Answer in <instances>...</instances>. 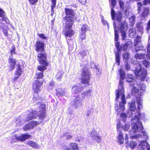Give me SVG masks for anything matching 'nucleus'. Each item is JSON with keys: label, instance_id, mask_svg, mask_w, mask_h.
Here are the masks:
<instances>
[{"label": "nucleus", "instance_id": "nucleus-24", "mask_svg": "<svg viewBox=\"0 0 150 150\" xmlns=\"http://www.w3.org/2000/svg\"><path fill=\"white\" fill-rule=\"evenodd\" d=\"M136 34V31L135 28H132L129 30V36L132 38H134Z\"/></svg>", "mask_w": 150, "mask_h": 150}, {"label": "nucleus", "instance_id": "nucleus-17", "mask_svg": "<svg viewBox=\"0 0 150 150\" xmlns=\"http://www.w3.org/2000/svg\"><path fill=\"white\" fill-rule=\"evenodd\" d=\"M56 95L58 97H62L64 96L65 92L64 90L61 88H57L55 89Z\"/></svg>", "mask_w": 150, "mask_h": 150}, {"label": "nucleus", "instance_id": "nucleus-10", "mask_svg": "<svg viewBox=\"0 0 150 150\" xmlns=\"http://www.w3.org/2000/svg\"><path fill=\"white\" fill-rule=\"evenodd\" d=\"M8 63L9 65L8 67V69L9 71H12L15 68L17 62L15 59L9 57L8 59Z\"/></svg>", "mask_w": 150, "mask_h": 150}, {"label": "nucleus", "instance_id": "nucleus-52", "mask_svg": "<svg viewBox=\"0 0 150 150\" xmlns=\"http://www.w3.org/2000/svg\"><path fill=\"white\" fill-rule=\"evenodd\" d=\"M132 42L131 41L129 40L127 41L124 44V45L128 48L129 46L131 45H132Z\"/></svg>", "mask_w": 150, "mask_h": 150}, {"label": "nucleus", "instance_id": "nucleus-27", "mask_svg": "<svg viewBox=\"0 0 150 150\" xmlns=\"http://www.w3.org/2000/svg\"><path fill=\"white\" fill-rule=\"evenodd\" d=\"M123 135V133L121 131H120L117 137L118 141L121 144H122L124 143V138Z\"/></svg>", "mask_w": 150, "mask_h": 150}, {"label": "nucleus", "instance_id": "nucleus-11", "mask_svg": "<svg viewBox=\"0 0 150 150\" xmlns=\"http://www.w3.org/2000/svg\"><path fill=\"white\" fill-rule=\"evenodd\" d=\"M114 15L112 16L111 13V15L112 19L113 20H114L115 19L116 21L119 22H121L122 18V13L120 11H118L117 13H116L114 10Z\"/></svg>", "mask_w": 150, "mask_h": 150}, {"label": "nucleus", "instance_id": "nucleus-21", "mask_svg": "<svg viewBox=\"0 0 150 150\" xmlns=\"http://www.w3.org/2000/svg\"><path fill=\"white\" fill-rule=\"evenodd\" d=\"M141 37L139 35H137L134 41V46L135 47H138L141 43Z\"/></svg>", "mask_w": 150, "mask_h": 150}, {"label": "nucleus", "instance_id": "nucleus-7", "mask_svg": "<svg viewBox=\"0 0 150 150\" xmlns=\"http://www.w3.org/2000/svg\"><path fill=\"white\" fill-rule=\"evenodd\" d=\"M47 67H44L41 65H39L37 67V69L41 72H37L35 74L34 78L36 80H39L43 79L44 75L43 72L47 69Z\"/></svg>", "mask_w": 150, "mask_h": 150}, {"label": "nucleus", "instance_id": "nucleus-33", "mask_svg": "<svg viewBox=\"0 0 150 150\" xmlns=\"http://www.w3.org/2000/svg\"><path fill=\"white\" fill-rule=\"evenodd\" d=\"M136 27L138 31L141 32L143 30V27L141 25V23L140 22L137 23L136 25Z\"/></svg>", "mask_w": 150, "mask_h": 150}, {"label": "nucleus", "instance_id": "nucleus-37", "mask_svg": "<svg viewBox=\"0 0 150 150\" xmlns=\"http://www.w3.org/2000/svg\"><path fill=\"white\" fill-rule=\"evenodd\" d=\"M129 145L131 149H133L135 148L137 146V144L136 142L131 141L130 142Z\"/></svg>", "mask_w": 150, "mask_h": 150}, {"label": "nucleus", "instance_id": "nucleus-59", "mask_svg": "<svg viewBox=\"0 0 150 150\" xmlns=\"http://www.w3.org/2000/svg\"><path fill=\"white\" fill-rule=\"evenodd\" d=\"M4 12L0 8V17H3L4 16Z\"/></svg>", "mask_w": 150, "mask_h": 150}, {"label": "nucleus", "instance_id": "nucleus-46", "mask_svg": "<svg viewBox=\"0 0 150 150\" xmlns=\"http://www.w3.org/2000/svg\"><path fill=\"white\" fill-rule=\"evenodd\" d=\"M115 40L116 41L118 40L119 35L117 30H115Z\"/></svg>", "mask_w": 150, "mask_h": 150}, {"label": "nucleus", "instance_id": "nucleus-55", "mask_svg": "<svg viewBox=\"0 0 150 150\" xmlns=\"http://www.w3.org/2000/svg\"><path fill=\"white\" fill-rule=\"evenodd\" d=\"M141 145L142 146L146 147L148 145V143L145 141H142L141 142Z\"/></svg>", "mask_w": 150, "mask_h": 150}, {"label": "nucleus", "instance_id": "nucleus-1", "mask_svg": "<svg viewBox=\"0 0 150 150\" xmlns=\"http://www.w3.org/2000/svg\"><path fill=\"white\" fill-rule=\"evenodd\" d=\"M91 76V71L86 67H84L81 69V83L73 85L71 88V91L73 94H77L75 96V98L73 101L72 105L75 108L79 106H82V104L80 100L79 94L83 91L84 86L82 84L85 85L84 87L88 86L90 85V79Z\"/></svg>", "mask_w": 150, "mask_h": 150}, {"label": "nucleus", "instance_id": "nucleus-4", "mask_svg": "<svg viewBox=\"0 0 150 150\" xmlns=\"http://www.w3.org/2000/svg\"><path fill=\"white\" fill-rule=\"evenodd\" d=\"M44 80H35L33 83L32 90L34 92L33 99L34 102L39 101L41 98L39 94L41 90V88L42 86Z\"/></svg>", "mask_w": 150, "mask_h": 150}, {"label": "nucleus", "instance_id": "nucleus-9", "mask_svg": "<svg viewBox=\"0 0 150 150\" xmlns=\"http://www.w3.org/2000/svg\"><path fill=\"white\" fill-rule=\"evenodd\" d=\"M115 46L117 50V52L115 54V60L116 62L117 63V66H119L120 64V42L117 41L115 43Z\"/></svg>", "mask_w": 150, "mask_h": 150}, {"label": "nucleus", "instance_id": "nucleus-5", "mask_svg": "<svg viewBox=\"0 0 150 150\" xmlns=\"http://www.w3.org/2000/svg\"><path fill=\"white\" fill-rule=\"evenodd\" d=\"M38 53L37 57L39 63L42 66L47 67L49 65V63L47 61V54L44 52Z\"/></svg>", "mask_w": 150, "mask_h": 150}, {"label": "nucleus", "instance_id": "nucleus-57", "mask_svg": "<svg viewBox=\"0 0 150 150\" xmlns=\"http://www.w3.org/2000/svg\"><path fill=\"white\" fill-rule=\"evenodd\" d=\"M96 134L97 133L95 130H92L90 133V136L91 137H94V135H96Z\"/></svg>", "mask_w": 150, "mask_h": 150}, {"label": "nucleus", "instance_id": "nucleus-22", "mask_svg": "<svg viewBox=\"0 0 150 150\" xmlns=\"http://www.w3.org/2000/svg\"><path fill=\"white\" fill-rule=\"evenodd\" d=\"M109 2L111 4V13L113 16L114 11V8L117 3V0H109Z\"/></svg>", "mask_w": 150, "mask_h": 150}, {"label": "nucleus", "instance_id": "nucleus-50", "mask_svg": "<svg viewBox=\"0 0 150 150\" xmlns=\"http://www.w3.org/2000/svg\"><path fill=\"white\" fill-rule=\"evenodd\" d=\"M94 140L97 142L100 143L102 140V137L98 135Z\"/></svg>", "mask_w": 150, "mask_h": 150}, {"label": "nucleus", "instance_id": "nucleus-23", "mask_svg": "<svg viewBox=\"0 0 150 150\" xmlns=\"http://www.w3.org/2000/svg\"><path fill=\"white\" fill-rule=\"evenodd\" d=\"M128 105L130 110L134 111L136 110L135 101L132 100V102L128 103Z\"/></svg>", "mask_w": 150, "mask_h": 150}, {"label": "nucleus", "instance_id": "nucleus-43", "mask_svg": "<svg viewBox=\"0 0 150 150\" xmlns=\"http://www.w3.org/2000/svg\"><path fill=\"white\" fill-rule=\"evenodd\" d=\"M129 54L127 52L123 53L122 54V56L124 59L125 60H128L129 59Z\"/></svg>", "mask_w": 150, "mask_h": 150}, {"label": "nucleus", "instance_id": "nucleus-35", "mask_svg": "<svg viewBox=\"0 0 150 150\" xmlns=\"http://www.w3.org/2000/svg\"><path fill=\"white\" fill-rule=\"evenodd\" d=\"M52 3L51 6V12H54V8L56 4V0H51Z\"/></svg>", "mask_w": 150, "mask_h": 150}, {"label": "nucleus", "instance_id": "nucleus-34", "mask_svg": "<svg viewBox=\"0 0 150 150\" xmlns=\"http://www.w3.org/2000/svg\"><path fill=\"white\" fill-rule=\"evenodd\" d=\"M134 80V77L133 76L128 75L126 78V81L128 83H130L133 81Z\"/></svg>", "mask_w": 150, "mask_h": 150}, {"label": "nucleus", "instance_id": "nucleus-30", "mask_svg": "<svg viewBox=\"0 0 150 150\" xmlns=\"http://www.w3.org/2000/svg\"><path fill=\"white\" fill-rule=\"evenodd\" d=\"M144 54L136 53L134 57L136 59H143L144 58Z\"/></svg>", "mask_w": 150, "mask_h": 150}, {"label": "nucleus", "instance_id": "nucleus-63", "mask_svg": "<svg viewBox=\"0 0 150 150\" xmlns=\"http://www.w3.org/2000/svg\"><path fill=\"white\" fill-rule=\"evenodd\" d=\"M125 67L127 70H129L130 69V66L129 64L128 63H127L125 65Z\"/></svg>", "mask_w": 150, "mask_h": 150}, {"label": "nucleus", "instance_id": "nucleus-14", "mask_svg": "<svg viewBox=\"0 0 150 150\" xmlns=\"http://www.w3.org/2000/svg\"><path fill=\"white\" fill-rule=\"evenodd\" d=\"M88 25L86 24H83L81 28V33L80 37V40L82 41L86 38L85 33L87 30Z\"/></svg>", "mask_w": 150, "mask_h": 150}, {"label": "nucleus", "instance_id": "nucleus-18", "mask_svg": "<svg viewBox=\"0 0 150 150\" xmlns=\"http://www.w3.org/2000/svg\"><path fill=\"white\" fill-rule=\"evenodd\" d=\"M128 24L127 22L123 21L120 24V32H126L128 29Z\"/></svg>", "mask_w": 150, "mask_h": 150}, {"label": "nucleus", "instance_id": "nucleus-44", "mask_svg": "<svg viewBox=\"0 0 150 150\" xmlns=\"http://www.w3.org/2000/svg\"><path fill=\"white\" fill-rule=\"evenodd\" d=\"M29 4L31 5H35L38 2V0H28Z\"/></svg>", "mask_w": 150, "mask_h": 150}, {"label": "nucleus", "instance_id": "nucleus-2", "mask_svg": "<svg viewBox=\"0 0 150 150\" xmlns=\"http://www.w3.org/2000/svg\"><path fill=\"white\" fill-rule=\"evenodd\" d=\"M66 16L64 17L65 21V28L64 29V35L65 37H70L75 33V32L71 28L74 21L77 19L74 12L72 10L69 8L64 9Z\"/></svg>", "mask_w": 150, "mask_h": 150}, {"label": "nucleus", "instance_id": "nucleus-56", "mask_svg": "<svg viewBox=\"0 0 150 150\" xmlns=\"http://www.w3.org/2000/svg\"><path fill=\"white\" fill-rule=\"evenodd\" d=\"M79 54L82 56H86L87 54L86 51L85 50H82L79 53Z\"/></svg>", "mask_w": 150, "mask_h": 150}, {"label": "nucleus", "instance_id": "nucleus-6", "mask_svg": "<svg viewBox=\"0 0 150 150\" xmlns=\"http://www.w3.org/2000/svg\"><path fill=\"white\" fill-rule=\"evenodd\" d=\"M45 43L40 40L36 41L34 46L35 50L37 53L45 52Z\"/></svg>", "mask_w": 150, "mask_h": 150}, {"label": "nucleus", "instance_id": "nucleus-54", "mask_svg": "<svg viewBox=\"0 0 150 150\" xmlns=\"http://www.w3.org/2000/svg\"><path fill=\"white\" fill-rule=\"evenodd\" d=\"M122 127L123 126H122V124L120 122H119L117 124V131L119 132L120 131V129L121 128H122Z\"/></svg>", "mask_w": 150, "mask_h": 150}, {"label": "nucleus", "instance_id": "nucleus-12", "mask_svg": "<svg viewBox=\"0 0 150 150\" xmlns=\"http://www.w3.org/2000/svg\"><path fill=\"white\" fill-rule=\"evenodd\" d=\"M16 139L18 141L22 142H24L27 139H29L31 137V135L29 134H22L20 136H18L16 134L14 135Z\"/></svg>", "mask_w": 150, "mask_h": 150}, {"label": "nucleus", "instance_id": "nucleus-62", "mask_svg": "<svg viewBox=\"0 0 150 150\" xmlns=\"http://www.w3.org/2000/svg\"><path fill=\"white\" fill-rule=\"evenodd\" d=\"M79 1L82 4L85 5L86 2V0H79Z\"/></svg>", "mask_w": 150, "mask_h": 150}, {"label": "nucleus", "instance_id": "nucleus-29", "mask_svg": "<svg viewBox=\"0 0 150 150\" xmlns=\"http://www.w3.org/2000/svg\"><path fill=\"white\" fill-rule=\"evenodd\" d=\"M137 103L138 104V111L139 112L140 111V109L142 108V102L141 100L139 98H138L137 100Z\"/></svg>", "mask_w": 150, "mask_h": 150}, {"label": "nucleus", "instance_id": "nucleus-47", "mask_svg": "<svg viewBox=\"0 0 150 150\" xmlns=\"http://www.w3.org/2000/svg\"><path fill=\"white\" fill-rule=\"evenodd\" d=\"M143 50V47L142 45L139 46L138 47H135V52H137L138 51L142 50Z\"/></svg>", "mask_w": 150, "mask_h": 150}, {"label": "nucleus", "instance_id": "nucleus-36", "mask_svg": "<svg viewBox=\"0 0 150 150\" xmlns=\"http://www.w3.org/2000/svg\"><path fill=\"white\" fill-rule=\"evenodd\" d=\"M23 129L24 131H26L30 130V129L32 128L30 123H29L28 124H26L23 127Z\"/></svg>", "mask_w": 150, "mask_h": 150}, {"label": "nucleus", "instance_id": "nucleus-45", "mask_svg": "<svg viewBox=\"0 0 150 150\" xmlns=\"http://www.w3.org/2000/svg\"><path fill=\"white\" fill-rule=\"evenodd\" d=\"M130 127L129 125L127 124H125V125L122 127V128L125 131H127L129 129Z\"/></svg>", "mask_w": 150, "mask_h": 150}, {"label": "nucleus", "instance_id": "nucleus-3", "mask_svg": "<svg viewBox=\"0 0 150 150\" xmlns=\"http://www.w3.org/2000/svg\"><path fill=\"white\" fill-rule=\"evenodd\" d=\"M115 101L116 102L118 103L120 95L121 96V101L119 102V106L117 104H115V110L117 112H123L125 109V105L126 103L125 94L121 92L120 89H116L115 90Z\"/></svg>", "mask_w": 150, "mask_h": 150}, {"label": "nucleus", "instance_id": "nucleus-51", "mask_svg": "<svg viewBox=\"0 0 150 150\" xmlns=\"http://www.w3.org/2000/svg\"><path fill=\"white\" fill-rule=\"evenodd\" d=\"M122 39L123 40H125L126 38V32H120Z\"/></svg>", "mask_w": 150, "mask_h": 150}, {"label": "nucleus", "instance_id": "nucleus-58", "mask_svg": "<svg viewBox=\"0 0 150 150\" xmlns=\"http://www.w3.org/2000/svg\"><path fill=\"white\" fill-rule=\"evenodd\" d=\"M140 137V136L138 134H136L130 137V138L131 139H137L138 138H139Z\"/></svg>", "mask_w": 150, "mask_h": 150}, {"label": "nucleus", "instance_id": "nucleus-15", "mask_svg": "<svg viewBox=\"0 0 150 150\" xmlns=\"http://www.w3.org/2000/svg\"><path fill=\"white\" fill-rule=\"evenodd\" d=\"M140 68L139 70V71L140 72L139 75V77L141 81H144L147 76V70L144 68H142L141 67V65H140Z\"/></svg>", "mask_w": 150, "mask_h": 150}, {"label": "nucleus", "instance_id": "nucleus-53", "mask_svg": "<svg viewBox=\"0 0 150 150\" xmlns=\"http://www.w3.org/2000/svg\"><path fill=\"white\" fill-rule=\"evenodd\" d=\"M128 48L124 45H121L120 49V50H123L124 51H125Z\"/></svg>", "mask_w": 150, "mask_h": 150}, {"label": "nucleus", "instance_id": "nucleus-32", "mask_svg": "<svg viewBox=\"0 0 150 150\" xmlns=\"http://www.w3.org/2000/svg\"><path fill=\"white\" fill-rule=\"evenodd\" d=\"M29 123L32 129H33L35 127L39 124V123L37 121L34 120L30 121Z\"/></svg>", "mask_w": 150, "mask_h": 150}, {"label": "nucleus", "instance_id": "nucleus-19", "mask_svg": "<svg viewBox=\"0 0 150 150\" xmlns=\"http://www.w3.org/2000/svg\"><path fill=\"white\" fill-rule=\"evenodd\" d=\"M27 144L29 146L33 148L37 149L39 148V145L38 144L32 140H29L27 142Z\"/></svg>", "mask_w": 150, "mask_h": 150}, {"label": "nucleus", "instance_id": "nucleus-28", "mask_svg": "<svg viewBox=\"0 0 150 150\" xmlns=\"http://www.w3.org/2000/svg\"><path fill=\"white\" fill-rule=\"evenodd\" d=\"M135 18L134 16L130 17L129 19V22L130 25L132 27L134 26L135 22Z\"/></svg>", "mask_w": 150, "mask_h": 150}, {"label": "nucleus", "instance_id": "nucleus-41", "mask_svg": "<svg viewBox=\"0 0 150 150\" xmlns=\"http://www.w3.org/2000/svg\"><path fill=\"white\" fill-rule=\"evenodd\" d=\"M149 10L148 8L145 7L143 11V12L142 14L143 16H146L149 13Z\"/></svg>", "mask_w": 150, "mask_h": 150}, {"label": "nucleus", "instance_id": "nucleus-61", "mask_svg": "<svg viewBox=\"0 0 150 150\" xmlns=\"http://www.w3.org/2000/svg\"><path fill=\"white\" fill-rule=\"evenodd\" d=\"M128 135L127 134H125V143L126 144H127L128 143Z\"/></svg>", "mask_w": 150, "mask_h": 150}, {"label": "nucleus", "instance_id": "nucleus-38", "mask_svg": "<svg viewBox=\"0 0 150 150\" xmlns=\"http://www.w3.org/2000/svg\"><path fill=\"white\" fill-rule=\"evenodd\" d=\"M11 55L12 56L13 54H16V48L14 45H13L10 51Z\"/></svg>", "mask_w": 150, "mask_h": 150}, {"label": "nucleus", "instance_id": "nucleus-20", "mask_svg": "<svg viewBox=\"0 0 150 150\" xmlns=\"http://www.w3.org/2000/svg\"><path fill=\"white\" fill-rule=\"evenodd\" d=\"M92 92V90L90 89L87 91H85L83 93H81V98H80V100L81 101L82 100L84 99L85 96H91V92Z\"/></svg>", "mask_w": 150, "mask_h": 150}, {"label": "nucleus", "instance_id": "nucleus-48", "mask_svg": "<svg viewBox=\"0 0 150 150\" xmlns=\"http://www.w3.org/2000/svg\"><path fill=\"white\" fill-rule=\"evenodd\" d=\"M41 38L44 40H47V37L45 36V34L43 33L39 34L38 33L37 34Z\"/></svg>", "mask_w": 150, "mask_h": 150}, {"label": "nucleus", "instance_id": "nucleus-42", "mask_svg": "<svg viewBox=\"0 0 150 150\" xmlns=\"http://www.w3.org/2000/svg\"><path fill=\"white\" fill-rule=\"evenodd\" d=\"M132 129H134V132H137L138 130V127L137 123H134L132 126Z\"/></svg>", "mask_w": 150, "mask_h": 150}, {"label": "nucleus", "instance_id": "nucleus-8", "mask_svg": "<svg viewBox=\"0 0 150 150\" xmlns=\"http://www.w3.org/2000/svg\"><path fill=\"white\" fill-rule=\"evenodd\" d=\"M118 3L120 8L123 11L124 14L125 15L124 17L125 18L128 17L129 14L128 7L125 6V2L122 0H119Z\"/></svg>", "mask_w": 150, "mask_h": 150}, {"label": "nucleus", "instance_id": "nucleus-13", "mask_svg": "<svg viewBox=\"0 0 150 150\" xmlns=\"http://www.w3.org/2000/svg\"><path fill=\"white\" fill-rule=\"evenodd\" d=\"M42 105L43 106L41 107L40 108L38 116L40 118L43 120L46 117V109L45 104Z\"/></svg>", "mask_w": 150, "mask_h": 150}, {"label": "nucleus", "instance_id": "nucleus-40", "mask_svg": "<svg viewBox=\"0 0 150 150\" xmlns=\"http://www.w3.org/2000/svg\"><path fill=\"white\" fill-rule=\"evenodd\" d=\"M143 65L146 68H149L150 66V63L149 62L145 59L142 62Z\"/></svg>", "mask_w": 150, "mask_h": 150}, {"label": "nucleus", "instance_id": "nucleus-64", "mask_svg": "<svg viewBox=\"0 0 150 150\" xmlns=\"http://www.w3.org/2000/svg\"><path fill=\"white\" fill-rule=\"evenodd\" d=\"M3 32L4 35L6 36H8V32L6 30L3 29Z\"/></svg>", "mask_w": 150, "mask_h": 150}, {"label": "nucleus", "instance_id": "nucleus-60", "mask_svg": "<svg viewBox=\"0 0 150 150\" xmlns=\"http://www.w3.org/2000/svg\"><path fill=\"white\" fill-rule=\"evenodd\" d=\"M122 80H123L122 79L120 80L119 81V85L122 88L123 87L124 85V82Z\"/></svg>", "mask_w": 150, "mask_h": 150}, {"label": "nucleus", "instance_id": "nucleus-25", "mask_svg": "<svg viewBox=\"0 0 150 150\" xmlns=\"http://www.w3.org/2000/svg\"><path fill=\"white\" fill-rule=\"evenodd\" d=\"M22 71L21 68V65L19 64H18L17 66V67L15 72V76H21V75Z\"/></svg>", "mask_w": 150, "mask_h": 150}, {"label": "nucleus", "instance_id": "nucleus-26", "mask_svg": "<svg viewBox=\"0 0 150 150\" xmlns=\"http://www.w3.org/2000/svg\"><path fill=\"white\" fill-rule=\"evenodd\" d=\"M69 147L72 150H78V144L76 143H71L69 145Z\"/></svg>", "mask_w": 150, "mask_h": 150}, {"label": "nucleus", "instance_id": "nucleus-31", "mask_svg": "<svg viewBox=\"0 0 150 150\" xmlns=\"http://www.w3.org/2000/svg\"><path fill=\"white\" fill-rule=\"evenodd\" d=\"M119 71L121 79L122 80L125 79V73L124 71L122 69H120Z\"/></svg>", "mask_w": 150, "mask_h": 150}, {"label": "nucleus", "instance_id": "nucleus-16", "mask_svg": "<svg viewBox=\"0 0 150 150\" xmlns=\"http://www.w3.org/2000/svg\"><path fill=\"white\" fill-rule=\"evenodd\" d=\"M37 111L32 110L30 112L26 118V121L28 122L30 120L35 119L37 118Z\"/></svg>", "mask_w": 150, "mask_h": 150}, {"label": "nucleus", "instance_id": "nucleus-39", "mask_svg": "<svg viewBox=\"0 0 150 150\" xmlns=\"http://www.w3.org/2000/svg\"><path fill=\"white\" fill-rule=\"evenodd\" d=\"M62 76V74L60 72H58L56 75L57 79L58 81H60Z\"/></svg>", "mask_w": 150, "mask_h": 150}, {"label": "nucleus", "instance_id": "nucleus-49", "mask_svg": "<svg viewBox=\"0 0 150 150\" xmlns=\"http://www.w3.org/2000/svg\"><path fill=\"white\" fill-rule=\"evenodd\" d=\"M121 118L124 121H125L127 118V115L126 113H122L120 115Z\"/></svg>", "mask_w": 150, "mask_h": 150}]
</instances>
